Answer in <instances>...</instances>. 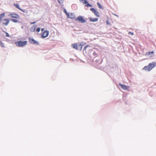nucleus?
Here are the masks:
<instances>
[{"mask_svg":"<svg viewBox=\"0 0 156 156\" xmlns=\"http://www.w3.org/2000/svg\"><path fill=\"white\" fill-rule=\"evenodd\" d=\"M106 22L108 25H110V22L108 20H107Z\"/></svg>","mask_w":156,"mask_h":156,"instance_id":"obj_28","label":"nucleus"},{"mask_svg":"<svg viewBox=\"0 0 156 156\" xmlns=\"http://www.w3.org/2000/svg\"><path fill=\"white\" fill-rule=\"evenodd\" d=\"M67 16L68 18L72 19H74L75 17V14L72 13H69Z\"/></svg>","mask_w":156,"mask_h":156,"instance_id":"obj_10","label":"nucleus"},{"mask_svg":"<svg viewBox=\"0 0 156 156\" xmlns=\"http://www.w3.org/2000/svg\"><path fill=\"white\" fill-rule=\"evenodd\" d=\"M36 23V22H32V23H30V24H34Z\"/></svg>","mask_w":156,"mask_h":156,"instance_id":"obj_30","label":"nucleus"},{"mask_svg":"<svg viewBox=\"0 0 156 156\" xmlns=\"http://www.w3.org/2000/svg\"><path fill=\"white\" fill-rule=\"evenodd\" d=\"M90 21L92 22H95L98 21V19L97 18H89Z\"/></svg>","mask_w":156,"mask_h":156,"instance_id":"obj_14","label":"nucleus"},{"mask_svg":"<svg viewBox=\"0 0 156 156\" xmlns=\"http://www.w3.org/2000/svg\"><path fill=\"white\" fill-rule=\"evenodd\" d=\"M40 30V28H38L36 29V31L37 32H39Z\"/></svg>","mask_w":156,"mask_h":156,"instance_id":"obj_24","label":"nucleus"},{"mask_svg":"<svg viewBox=\"0 0 156 156\" xmlns=\"http://www.w3.org/2000/svg\"><path fill=\"white\" fill-rule=\"evenodd\" d=\"M119 85L121 86V88L124 90H127L129 88V87L126 85L122 84L121 83H119Z\"/></svg>","mask_w":156,"mask_h":156,"instance_id":"obj_9","label":"nucleus"},{"mask_svg":"<svg viewBox=\"0 0 156 156\" xmlns=\"http://www.w3.org/2000/svg\"><path fill=\"white\" fill-rule=\"evenodd\" d=\"M85 6H87V7H92V6L89 3H87V4L85 5Z\"/></svg>","mask_w":156,"mask_h":156,"instance_id":"obj_21","label":"nucleus"},{"mask_svg":"<svg viewBox=\"0 0 156 156\" xmlns=\"http://www.w3.org/2000/svg\"><path fill=\"white\" fill-rule=\"evenodd\" d=\"M3 24L5 26H7L9 24V20L8 19H4L3 20Z\"/></svg>","mask_w":156,"mask_h":156,"instance_id":"obj_11","label":"nucleus"},{"mask_svg":"<svg viewBox=\"0 0 156 156\" xmlns=\"http://www.w3.org/2000/svg\"><path fill=\"white\" fill-rule=\"evenodd\" d=\"M10 16L12 18H14L16 19H18L19 18L18 15L16 14H12L10 15Z\"/></svg>","mask_w":156,"mask_h":156,"instance_id":"obj_12","label":"nucleus"},{"mask_svg":"<svg viewBox=\"0 0 156 156\" xmlns=\"http://www.w3.org/2000/svg\"><path fill=\"white\" fill-rule=\"evenodd\" d=\"M49 34V32L48 31L46 30V31H44L43 32V33L41 36L42 38H44L47 37L48 35Z\"/></svg>","mask_w":156,"mask_h":156,"instance_id":"obj_7","label":"nucleus"},{"mask_svg":"<svg viewBox=\"0 0 156 156\" xmlns=\"http://www.w3.org/2000/svg\"><path fill=\"white\" fill-rule=\"evenodd\" d=\"M5 14L4 13H2L0 15V20L5 16Z\"/></svg>","mask_w":156,"mask_h":156,"instance_id":"obj_16","label":"nucleus"},{"mask_svg":"<svg viewBox=\"0 0 156 156\" xmlns=\"http://www.w3.org/2000/svg\"><path fill=\"white\" fill-rule=\"evenodd\" d=\"M64 12L65 13V14H66V15L67 16V15H68V14L69 13H68L67 12L66 10L65 9H64Z\"/></svg>","mask_w":156,"mask_h":156,"instance_id":"obj_23","label":"nucleus"},{"mask_svg":"<svg viewBox=\"0 0 156 156\" xmlns=\"http://www.w3.org/2000/svg\"><path fill=\"white\" fill-rule=\"evenodd\" d=\"M156 66V62H152L151 63H149L148 66H145L143 69L145 70L149 71Z\"/></svg>","mask_w":156,"mask_h":156,"instance_id":"obj_1","label":"nucleus"},{"mask_svg":"<svg viewBox=\"0 0 156 156\" xmlns=\"http://www.w3.org/2000/svg\"><path fill=\"white\" fill-rule=\"evenodd\" d=\"M128 34H130L131 35H133V32H129L128 33Z\"/></svg>","mask_w":156,"mask_h":156,"instance_id":"obj_26","label":"nucleus"},{"mask_svg":"<svg viewBox=\"0 0 156 156\" xmlns=\"http://www.w3.org/2000/svg\"><path fill=\"white\" fill-rule=\"evenodd\" d=\"M75 20L76 21L78 20L81 23H85L86 22L85 20L83 19V16H78L77 18L75 19Z\"/></svg>","mask_w":156,"mask_h":156,"instance_id":"obj_4","label":"nucleus"},{"mask_svg":"<svg viewBox=\"0 0 156 156\" xmlns=\"http://www.w3.org/2000/svg\"><path fill=\"white\" fill-rule=\"evenodd\" d=\"M44 28H42L41 30L42 31H44Z\"/></svg>","mask_w":156,"mask_h":156,"instance_id":"obj_31","label":"nucleus"},{"mask_svg":"<svg viewBox=\"0 0 156 156\" xmlns=\"http://www.w3.org/2000/svg\"><path fill=\"white\" fill-rule=\"evenodd\" d=\"M14 5L16 8H17L18 9H19L21 10H22V9L20 8L19 5L18 4H14Z\"/></svg>","mask_w":156,"mask_h":156,"instance_id":"obj_15","label":"nucleus"},{"mask_svg":"<svg viewBox=\"0 0 156 156\" xmlns=\"http://www.w3.org/2000/svg\"><path fill=\"white\" fill-rule=\"evenodd\" d=\"M86 43H84V44L82 45L81 44L79 45H78L77 44H72V46L73 48L78 50V49H80V50H82V46L85 44Z\"/></svg>","mask_w":156,"mask_h":156,"instance_id":"obj_3","label":"nucleus"},{"mask_svg":"<svg viewBox=\"0 0 156 156\" xmlns=\"http://www.w3.org/2000/svg\"><path fill=\"white\" fill-rule=\"evenodd\" d=\"M11 20L14 23H17L18 21L17 20L15 19H11Z\"/></svg>","mask_w":156,"mask_h":156,"instance_id":"obj_20","label":"nucleus"},{"mask_svg":"<svg viewBox=\"0 0 156 156\" xmlns=\"http://www.w3.org/2000/svg\"><path fill=\"white\" fill-rule=\"evenodd\" d=\"M29 42L30 44H39V43L37 41H35L34 39L30 37L29 38Z\"/></svg>","mask_w":156,"mask_h":156,"instance_id":"obj_5","label":"nucleus"},{"mask_svg":"<svg viewBox=\"0 0 156 156\" xmlns=\"http://www.w3.org/2000/svg\"><path fill=\"white\" fill-rule=\"evenodd\" d=\"M84 4H87L88 2L86 0H83V2H82Z\"/></svg>","mask_w":156,"mask_h":156,"instance_id":"obj_22","label":"nucleus"},{"mask_svg":"<svg viewBox=\"0 0 156 156\" xmlns=\"http://www.w3.org/2000/svg\"><path fill=\"white\" fill-rule=\"evenodd\" d=\"M27 43V41H19L15 42V44L16 46L20 47H23L26 45Z\"/></svg>","mask_w":156,"mask_h":156,"instance_id":"obj_2","label":"nucleus"},{"mask_svg":"<svg viewBox=\"0 0 156 156\" xmlns=\"http://www.w3.org/2000/svg\"><path fill=\"white\" fill-rule=\"evenodd\" d=\"M36 25H34L31 27L30 28V30L31 32H34L35 30Z\"/></svg>","mask_w":156,"mask_h":156,"instance_id":"obj_13","label":"nucleus"},{"mask_svg":"<svg viewBox=\"0 0 156 156\" xmlns=\"http://www.w3.org/2000/svg\"><path fill=\"white\" fill-rule=\"evenodd\" d=\"M0 46L2 47H5L4 44L1 41H0Z\"/></svg>","mask_w":156,"mask_h":156,"instance_id":"obj_18","label":"nucleus"},{"mask_svg":"<svg viewBox=\"0 0 156 156\" xmlns=\"http://www.w3.org/2000/svg\"><path fill=\"white\" fill-rule=\"evenodd\" d=\"M97 4L98 7L100 9H103V7H102V6H101V4L100 3H99L98 2V3H97Z\"/></svg>","mask_w":156,"mask_h":156,"instance_id":"obj_17","label":"nucleus"},{"mask_svg":"<svg viewBox=\"0 0 156 156\" xmlns=\"http://www.w3.org/2000/svg\"><path fill=\"white\" fill-rule=\"evenodd\" d=\"M90 10L94 13V15L97 17H99V16L98 12L97 11L94 9L91 8L90 9Z\"/></svg>","mask_w":156,"mask_h":156,"instance_id":"obj_6","label":"nucleus"},{"mask_svg":"<svg viewBox=\"0 0 156 156\" xmlns=\"http://www.w3.org/2000/svg\"><path fill=\"white\" fill-rule=\"evenodd\" d=\"M5 32L6 34L5 36H6L7 37H9V34L7 33L6 32Z\"/></svg>","mask_w":156,"mask_h":156,"instance_id":"obj_25","label":"nucleus"},{"mask_svg":"<svg viewBox=\"0 0 156 156\" xmlns=\"http://www.w3.org/2000/svg\"><path fill=\"white\" fill-rule=\"evenodd\" d=\"M89 46V45H87V46H85L84 47V50H86V49L87 48V47H88Z\"/></svg>","mask_w":156,"mask_h":156,"instance_id":"obj_27","label":"nucleus"},{"mask_svg":"<svg viewBox=\"0 0 156 156\" xmlns=\"http://www.w3.org/2000/svg\"><path fill=\"white\" fill-rule=\"evenodd\" d=\"M93 55L94 56H95L97 55V53L96 52H94L93 53Z\"/></svg>","mask_w":156,"mask_h":156,"instance_id":"obj_29","label":"nucleus"},{"mask_svg":"<svg viewBox=\"0 0 156 156\" xmlns=\"http://www.w3.org/2000/svg\"><path fill=\"white\" fill-rule=\"evenodd\" d=\"M154 52L153 51L151 52H147L146 53L145 55L147 57H152L154 55Z\"/></svg>","mask_w":156,"mask_h":156,"instance_id":"obj_8","label":"nucleus"},{"mask_svg":"<svg viewBox=\"0 0 156 156\" xmlns=\"http://www.w3.org/2000/svg\"><path fill=\"white\" fill-rule=\"evenodd\" d=\"M58 2L60 4H62L63 3V0H58Z\"/></svg>","mask_w":156,"mask_h":156,"instance_id":"obj_19","label":"nucleus"}]
</instances>
